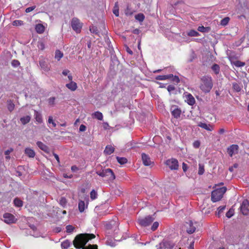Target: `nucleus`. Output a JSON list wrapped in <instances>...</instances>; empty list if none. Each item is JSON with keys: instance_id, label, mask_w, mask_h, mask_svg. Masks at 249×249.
Listing matches in <instances>:
<instances>
[{"instance_id": "1", "label": "nucleus", "mask_w": 249, "mask_h": 249, "mask_svg": "<svg viewBox=\"0 0 249 249\" xmlns=\"http://www.w3.org/2000/svg\"><path fill=\"white\" fill-rule=\"evenodd\" d=\"M95 237L93 234L90 233H81L77 235L73 240V245L74 247L78 249H97L96 245H89L86 247L85 245L90 239Z\"/></svg>"}, {"instance_id": "2", "label": "nucleus", "mask_w": 249, "mask_h": 249, "mask_svg": "<svg viewBox=\"0 0 249 249\" xmlns=\"http://www.w3.org/2000/svg\"><path fill=\"white\" fill-rule=\"evenodd\" d=\"M213 86L212 77L210 76H204L201 78L199 88L204 92L210 91Z\"/></svg>"}, {"instance_id": "3", "label": "nucleus", "mask_w": 249, "mask_h": 249, "mask_svg": "<svg viewBox=\"0 0 249 249\" xmlns=\"http://www.w3.org/2000/svg\"><path fill=\"white\" fill-rule=\"evenodd\" d=\"M227 188L223 187L213 190L212 193V201L213 202L219 201L223 197V195L226 192Z\"/></svg>"}, {"instance_id": "4", "label": "nucleus", "mask_w": 249, "mask_h": 249, "mask_svg": "<svg viewBox=\"0 0 249 249\" xmlns=\"http://www.w3.org/2000/svg\"><path fill=\"white\" fill-rule=\"evenodd\" d=\"M96 174L99 176L104 178L108 181H113L115 178V176L112 170L109 168L104 169L102 171L96 172Z\"/></svg>"}, {"instance_id": "5", "label": "nucleus", "mask_w": 249, "mask_h": 249, "mask_svg": "<svg viewBox=\"0 0 249 249\" xmlns=\"http://www.w3.org/2000/svg\"><path fill=\"white\" fill-rule=\"evenodd\" d=\"M71 25L72 29L74 30L76 33H78L81 32L82 24L80 22L78 18H72L71 22Z\"/></svg>"}, {"instance_id": "6", "label": "nucleus", "mask_w": 249, "mask_h": 249, "mask_svg": "<svg viewBox=\"0 0 249 249\" xmlns=\"http://www.w3.org/2000/svg\"><path fill=\"white\" fill-rule=\"evenodd\" d=\"M154 218L149 215L144 218H139L138 222L141 226L146 227L154 221Z\"/></svg>"}, {"instance_id": "7", "label": "nucleus", "mask_w": 249, "mask_h": 249, "mask_svg": "<svg viewBox=\"0 0 249 249\" xmlns=\"http://www.w3.org/2000/svg\"><path fill=\"white\" fill-rule=\"evenodd\" d=\"M165 164L173 170H177L178 168V162L177 160L174 158L169 159L166 161Z\"/></svg>"}, {"instance_id": "8", "label": "nucleus", "mask_w": 249, "mask_h": 249, "mask_svg": "<svg viewBox=\"0 0 249 249\" xmlns=\"http://www.w3.org/2000/svg\"><path fill=\"white\" fill-rule=\"evenodd\" d=\"M196 223H194L192 221L186 222L185 224V227L186 229V231L189 234L194 233L196 229Z\"/></svg>"}, {"instance_id": "9", "label": "nucleus", "mask_w": 249, "mask_h": 249, "mask_svg": "<svg viewBox=\"0 0 249 249\" xmlns=\"http://www.w3.org/2000/svg\"><path fill=\"white\" fill-rule=\"evenodd\" d=\"M170 111L172 115L174 118L178 119L180 117L181 110L178 106L176 105H172L170 107Z\"/></svg>"}, {"instance_id": "10", "label": "nucleus", "mask_w": 249, "mask_h": 249, "mask_svg": "<svg viewBox=\"0 0 249 249\" xmlns=\"http://www.w3.org/2000/svg\"><path fill=\"white\" fill-rule=\"evenodd\" d=\"M241 212L244 215H247L249 213V202L244 200L240 206Z\"/></svg>"}, {"instance_id": "11", "label": "nucleus", "mask_w": 249, "mask_h": 249, "mask_svg": "<svg viewBox=\"0 0 249 249\" xmlns=\"http://www.w3.org/2000/svg\"><path fill=\"white\" fill-rule=\"evenodd\" d=\"M4 221L6 223L11 224L15 223L16 219L15 216L11 213H5L3 214Z\"/></svg>"}, {"instance_id": "12", "label": "nucleus", "mask_w": 249, "mask_h": 249, "mask_svg": "<svg viewBox=\"0 0 249 249\" xmlns=\"http://www.w3.org/2000/svg\"><path fill=\"white\" fill-rule=\"evenodd\" d=\"M142 159L143 164L145 166H150L153 164V161L151 160L149 156L145 153L142 154Z\"/></svg>"}, {"instance_id": "13", "label": "nucleus", "mask_w": 249, "mask_h": 249, "mask_svg": "<svg viewBox=\"0 0 249 249\" xmlns=\"http://www.w3.org/2000/svg\"><path fill=\"white\" fill-rule=\"evenodd\" d=\"M238 146L236 144H232L228 148L227 152L230 157H232L238 153Z\"/></svg>"}, {"instance_id": "14", "label": "nucleus", "mask_w": 249, "mask_h": 249, "mask_svg": "<svg viewBox=\"0 0 249 249\" xmlns=\"http://www.w3.org/2000/svg\"><path fill=\"white\" fill-rule=\"evenodd\" d=\"M185 102L187 103V104L190 106L194 105L196 101L194 98V97L193 96V95L190 93H187L185 95Z\"/></svg>"}, {"instance_id": "15", "label": "nucleus", "mask_w": 249, "mask_h": 249, "mask_svg": "<svg viewBox=\"0 0 249 249\" xmlns=\"http://www.w3.org/2000/svg\"><path fill=\"white\" fill-rule=\"evenodd\" d=\"M228 58H229L230 61H231V63L237 67H242L244 66L245 65V63L244 62H241L240 61H238V60L233 61L232 60V57L231 55H230L228 56Z\"/></svg>"}, {"instance_id": "16", "label": "nucleus", "mask_w": 249, "mask_h": 249, "mask_svg": "<svg viewBox=\"0 0 249 249\" xmlns=\"http://www.w3.org/2000/svg\"><path fill=\"white\" fill-rule=\"evenodd\" d=\"M36 145L41 150H42L45 153H49V148L48 147V146L44 144L42 142L38 141L36 142Z\"/></svg>"}, {"instance_id": "17", "label": "nucleus", "mask_w": 249, "mask_h": 249, "mask_svg": "<svg viewBox=\"0 0 249 249\" xmlns=\"http://www.w3.org/2000/svg\"><path fill=\"white\" fill-rule=\"evenodd\" d=\"M198 126L204 128L208 131H212L213 129V125L210 124H207L206 123H203L202 122H200L198 124Z\"/></svg>"}, {"instance_id": "18", "label": "nucleus", "mask_w": 249, "mask_h": 249, "mask_svg": "<svg viewBox=\"0 0 249 249\" xmlns=\"http://www.w3.org/2000/svg\"><path fill=\"white\" fill-rule=\"evenodd\" d=\"M25 154L29 158H34L36 153L34 150L30 148H26L24 150Z\"/></svg>"}, {"instance_id": "19", "label": "nucleus", "mask_w": 249, "mask_h": 249, "mask_svg": "<svg viewBox=\"0 0 249 249\" xmlns=\"http://www.w3.org/2000/svg\"><path fill=\"white\" fill-rule=\"evenodd\" d=\"M66 87L72 91H75L77 88V84L73 81H71L69 83L67 84Z\"/></svg>"}, {"instance_id": "20", "label": "nucleus", "mask_w": 249, "mask_h": 249, "mask_svg": "<svg viewBox=\"0 0 249 249\" xmlns=\"http://www.w3.org/2000/svg\"><path fill=\"white\" fill-rule=\"evenodd\" d=\"M88 207V204L83 200H80L78 203V209L80 212L82 213L84 211L86 208Z\"/></svg>"}, {"instance_id": "21", "label": "nucleus", "mask_w": 249, "mask_h": 249, "mask_svg": "<svg viewBox=\"0 0 249 249\" xmlns=\"http://www.w3.org/2000/svg\"><path fill=\"white\" fill-rule=\"evenodd\" d=\"M34 112H35L34 117H35V119H36V121L38 123H40V124L42 123L43 122V120H42L41 114L39 112L37 111L36 110H35Z\"/></svg>"}, {"instance_id": "22", "label": "nucleus", "mask_w": 249, "mask_h": 249, "mask_svg": "<svg viewBox=\"0 0 249 249\" xmlns=\"http://www.w3.org/2000/svg\"><path fill=\"white\" fill-rule=\"evenodd\" d=\"M31 119V117L30 116L27 115L26 116L21 117L20 121L22 124L25 125L30 122Z\"/></svg>"}, {"instance_id": "23", "label": "nucleus", "mask_w": 249, "mask_h": 249, "mask_svg": "<svg viewBox=\"0 0 249 249\" xmlns=\"http://www.w3.org/2000/svg\"><path fill=\"white\" fill-rule=\"evenodd\" d=\"M35 29L37 33L42 34L44 32L45 28L42 24H37L36 26Z\"/></svg>"}, {"instance_id": "24", "label": "nucleus", "mask_w": 249, "mask_h": 249, "mask_svg": "<svg viewBox=\"0 0 249 249\" xmlns=\"http://www.w3.org/2000/svg\"><path fill=\"white\" fill-rule=\"evenodd\" d=\"M114 151V148L111 145H107L104 150V153L107 155H110Z\"/></svg>"}, {"instance_id": "25", "label": "nucleus", "mask_w": 249, "mask_h": 249, "mask_svg": "<svg viewBox=\"0 0 249 249\" xmlns=\"http://www.w3.org/2000/svg\"><path fill=\"white\" fill-rule=\"evenodd\" d=\"M172 76L173 74L158 75L156 77V79L158 80H165L166 79H170Z\"/></svg>"}, {"instance_id": "26", "label": "nucleus", "mask_w": 249, "mask_h": 249, "mask_svg": "<svg viewBox=\"0 0 249 249\" xmlns=\"http://www.w3.org/2000/svg\"><path fill=\"white\" fill-rule=\"evenodd\" d=\"M7 108L10 112L12 111L15 108V105L12 100H9L7 101Z\"/></svg>"}, {"instance_id": "27", "label": "nucleus", "mask_w": 249, "mask_h": 249, "mask_svg": "<svg viewBox=\"0 0 249 249\" xmlns=\"http://www.w3.org/2000/svg\"><path fill=\"white\" fill-rule=\"evenodd\" d=\"M39 65L41 68L44 70L48 71L49 70V68L44 60H42L39 61Z\"/></svg>"}, {"instance_id": "28", "label": "nucleus", "mask_w": 249, "mask_h": 249, "mask_svg": "<svg viewBox=\"0 0 249 249\" xmlns=\"http://www.w3.org/2000/svg\"><path fill=\"white\" fill-rule=\"evenodd\" d=\"M93 117L99 120H102L103 119V116L101 112L99 111H96L93 114Z\"/></svg>"}, {"instance_id": "29", "label": "nucleus", "mask_w": 249, "mask_h": 249, "mask_svg": "<svg viewBox=\"0 0 249 249\" xmlns=\"http://www.w3.org/2000/svg\"><path fill=\"white\" fill-rule=\"evenodd\" d=\"M14 203L15 206L20 207L23 205L22 201L18 198H16L14 200Z\"/></svg>"}, {"instance_id": "30", "label": "nucleus", "mask_w": 249, "mask_h": 249, "mask_svg": "<svg viewBox=\"0 0 249 249\" xmlns=\"http://www.w3.org/2000/svg\"><path fill=\"white\" fill-rule=\"evenodd\" d=\"M63 53L59 50H56L55 53V58L57 60H60V59L63 57Z\"/></svg>"}, {"instance_id": "31", "label": "nucleus", "mask_w": 249, "mask_h": 249, "mask_svg": "<svg viewBox=\"0 0 249 249\" xmlns=\"http://www.w3.org/2000/svg\"><path fill=\"white\" fill-rule=\"evenodd\" d=\"M168 244V242L166 241H163L160 243L159 245L157 246V249H162L163 248H167V245Z\"/></svg>"}, {"instance_id": "32", "label": "nucleus", "mask_w": 249, "mask_h": 249, "mask_svg": "<svg viewBox=\"0 0 249 249\" xmlns=\"http://www.w3.org/2000/svg\"><path fill=\"white\" fill-rule=\"evenodd\" d=\"M135 18L136 20L142 22L144 19V16L143 14L140 13L135 15Z\"/></svg>"}, {"instance_id": "33", "label": "nucleus", "mask_w": 249, "mask_h": 249, "mask_svg": "<svg viewBox=\"0 0 249 249\" xmlns=\"http://www.w3.org/2000/svg\"><path fill=\"white\" fill-rule=\"evenodd\" d=\"M187 35L190 36H199V34L194 30H192L188 32Z\"/></svg>"}, {"instance_id": "34", "label": "nucleus", "mask_w": 249, "mask_h": 249, "mask_svg": "<svg viewBox=\"0 0 249 249\" xmlns=\"http://www.w3.org/2000/svg\"><path fill=\"white\" fill-rule=\"evenodd\" d=\"M118 162L121 164H124L127 162V160L125 158L117 157Z\"/></svg>"}, {"instance_id": "35", "label": "nucleus", "mask_w": 249, "mask_h": 249, "mask_svg": "<svg viewBox=\"0 0 249 249\" xmlns=\"http://www.w3.org/2000/svg\"><path fill=\"white\" fill-rule=\"evenodd\" d=\"M212 69L215 74H218L220 71V67L218 65L216 64L213 65Z\"/></svg>"}, {"instance_id": "36", "label": "nucleus", "mask_w": 249, "mask_h": 249, "mask_svg": "<svg viewBox=\"0 0 249 249\" xmlns=\"http://www.w3.org/2000/svg\"><path fill=\"white\" fill-rule=\"evenodd\" d=\"M232 88L237 92H239L241 90V88L240 85L237 83H232Z\"/></svg>"}, {"instance_id": "37", "label": "nucleus", "mask_w": 249, "mask_h": 249, "mask_svg": "<svg viewBox=\"0 0 249 249\" xmlns=\"http://www.w3.org/2000/svg\"><path fill=\"white\" fill-rule=\"evenodd\" d=\"M230 21V18L229 17H226L221 20L220 24L223 26H226L228 24Z\"/></svg>"}, {"instance_id": "38", "label": "nucleus", "mask_w": 249, "mask_h": 249, "mask_svg": "<svg viewBox=\"0 0 249 249\" xmlns=\"http://www.w3.org/2000/svg\"><path fill=\"white\" fill-rule=\"evenodd\" d=\"M226 206H221L218 208L217 209V213H216V215L218 216H220V214L222 213L224 210L225 209Z\"/></svg>"}, {"instance_id": "39", "label": "nucleus", "mask_w": 249, "mask_h": 249, "mask_svg": "<svg viewBox=\"0 0 249 249\" xmlns=\"http://www.w3.org/2000/svg\"><path fill=\"white\" fill-rule=\"evenodd\" d=\"M67 201L66 199L64 197H62L59 200V204L61 205L62 207H64L66 206L67 204Z\"/></svg>"}, {"instance_id": "40", "label": "nucleus", "mask_w": 249, "mask_h": 249, "mask_svg": "<svg viewBox=\"0 0 249 249\" xmlns=\"http://www.w3.org/2000/svg\"><path fill=\"white\" fill-rule=\"evenodd\" d=\"M234 211L232 208L230 209L228 212H227L226 215L228 218H231L234 214Z\"/></svg>"}, {"instance_id": "41", "label": "nucleus", "mask_w": 249, "mask_h": 249, "mask_svg": "<svg viewBox=\"0 0 249 249\" xmlns=\"http://www.w3.org/2000/svg\"><path fill=\"white\" fill-rule=\"evenodd\" d=\"M90 195L91 199L94 200L97 198V194L95 190H93L91 191Z\"/></svg>"}, {"instance_id": "42", "label": "nucleus", "mask_w": 249, "mask_h": 249, "mask_svg": "<svg viewBox=\"0 0 249 249\" xmlns=\"http://www.w3.org/2000/svg\"><path fill=\"white\" fill-rule=\"evenodd\" d=\"M66 228L68 233H71L74 229V227L70 225L67 226Z\"/></svg>"}, {"instance_id": "43", "label": "nucleus", "mask_w": 249, "mask_h": 249, "mask_svg": "<svg viewBox=\"0 0 249 249\" xmlns=\"http://www.w3.org/2000/svg\"><path fill=\"white\" fill-rule=\"evenodd\" d=\"M23 24V22L20 20H16L13 21V25L14 26H20Z\"/></svg>"}, {"instance_id": "44", "label": "nucleus", "mask_w": 249, "mask_h": 249, "mask_svg": "<svg viewBox=\"0 0 249 249\" xmlns=\"http://www.w3.org/2000/svg\"><path fill=\"white\" fill-rule=\"evenodd\" d=\"M204 173V166L203 165H201V164H199V169H198V174L200 175H201L203 174Z\"/></svg>"}, {"instance_id": "45", "label": "nucleus", "mask_w": 249, "mask_h": 249, "mask_svg": "<svg viewBox=\"0 0 249 249\" xmlns=\"http://www.w3.org/2000/svg\"><path fill=\"white\" fill-rule=\"evenodd\" d=\"M170 79L172 80V81H173L174 82H175L177 84L180 81V80H179L178 77L177 76H174L173 75V76L171 77V78Z\"/></svg>"}, {"instance_id": "46", "label": "nucleus", "mask_w": 249, "mask_h": 249, "mask_svg": "<svg viewBox=\"0 0 249 249\" xmlns=\"http://www.w3.org/2000/svg\"><path fill=\"white\" fill-rule=\"evenodd\" d=\"M61 246L64 249H67L69 247V242L65 241L61 243Z\"/></svg>"}, {"instance_id": "47", "label": "nucleus", "mask_w": 249, "mask_h": 249, "mask_svg": "<svg viewBox=\"0 0 249 249\" xmlns=\"http://www.w3.org/2000/svg\"><path fill=\"white\" fill-rule=\"evenodd\" d=\"M20 65L19 62L17 60H13L12 61V65L14 67H17Z\"/></svg>"}, {"instance_id": "48", "label": "nucleus", "mask_w": 249, "mask_h": 249, "mask_svg": "<svg viewBox=\"0 0 249 249\" xmlns=\"http://www.w3.org/2000/svg\"><path fill=\"white\" fill-rule=\"evenodd\" d=\"M48 123L49 124H52L53 127L56 126V124L53 121V117L52 116H50L48 119Z\"/></svg>"}, {"instance_id": "49", "label": "nucleus", "mask_w": 249, "mask_h": 249, "mask_svg": "<svg viewBox=\"0 0 249 249\" xmlns=\"http://www.w3.org/2000/svg\"><path fill=\"white\" fill-rule=\"evenodd\" d=\"M159 224V223L158 222H155L152 227H151V230L153 231H155L158 227Z\"/></svg>"}, {"instance_id": "50", "label": "nucleus", "mask_w": 249, "mask_h": 249, "mask_svg": "<svg viewBox=\"0 0 249 249\" xmlns=\"http://www.w3.org/2000/svg\"><path fill=\"white\" fill-rule=\"evenodd\" d=\"M193 146L196 148H198L200 145V142L199 141H196L193 142Z\"/></svg>"}, {"instance_id": "51", "label": "nucleus", "mask_w": 249, "mask_h": 249, "mask_svg": "<svg viewBox=\"0 0 249 249\" xmlns=\"http://www.w3.org/2000/svg\"><path fill=\"white\" fill-rule=\"evenodd\" d=\"M55 98L54 97H51L49 99V104L50 105L53 106L54 104V101H55Z\"/></svg>"}, {"instance_id": "52", "label": "nucleus", "mask_w": 249, "mask_h": 249, "mask_svg": "<svg viewBox=\"0 0 249 249\" xmlns=\"http://www.w3.org/2000/svg\"><path fill=\"white\" fill-rule=\"evenodd\" d=\"M113 14L116 16L118 17L119 15V9L117 7H115L113 10Z\"/></svg>"}, {"instance_id": "53", "label": "nucleus", "mask_w": 249, "mask_h": 249, "mask_svg": "<svg viewBox=\"0 0 249 249\" xmlns=\"http://www.w3.org/2000/svg\"><path fill=\"white\" fill-rule=\"evenodd\" d=\"M35 8H36L35 6L28 7L26 9L25 12L26 13H29L31 11H32L33 10H34L35 9Z\"/></svg>"}, {"instance_id": "54", "label": "nucleus", "mask_w": 249, "mask_h": 249, "mask_svg": "<svg viewBox=\"0 0 249 249\" xmlns=\"http://www.w3.org/2000/svg\"><path fill=\"white\" fill-rule=\"evenodd\" d=\"M38 47L39 49L43 50L45 48V45L44 43L42 42H39L38 45Z\"/></svg>"}, {"instance_id": "55", "label": "nucleus", "mask_w": 249, "mask_h": 249, "mask_svg": "<svg viewBox=\"0 0 249 249\" xmlns=\"http://www.w3.org/2000/svg\"><path fill=\"white\" fill-rule=\"evenodd\" d=\"M197 30L200 32H205L206 28L204 26H199L197 28Z\"/></svg>"}, {"instance_id": "56", "label": "nucleus", "mask_w": 249, "mask_h": 249, "mask_svg": "<svg viewBox=\"0 0 249 249\" xmlns=\"http://www.w3.org/2000/svg\"><path fill=\"white\" fill-rule=\"evenodd\" d=\"M175 89V87L173 86V85H169L168 87H167V90L169 91V92H171L172 91H173Z\"/></svg>"}, {"instance_id": "57", "label": "nucleus", "mask_w": 249, "mask_h": 249, "mask_svg": "<svg viewBox=\"0 0 249 249\" xmlns=\"http://www.w3.org/2000/svg\"><path fill=\"white\" fill-rule=\"evenodd\" d=\"M86 130V126L84 124H81L79 127V131L81 132L85 131Z\"/></svg>"}, {"instance_id": "58", "label": "nucleus", "mask_w": 249, "mask_h": 249, "mask_svg": "<svg viewBox=\"0 0 249 249\" xmlns=\"http://www.w3.org/2000/svg\"><path fill=\"white\" fill-rule=\"evenodd\" d=\"M13 151V149L12 148H10L8 150H6L4 152L5 155H9Z\"/></svg>"}, {"instance_id": "59", "label": "nucleus", "mask_w": 249, "mask_h": 249, "mask_svg": "<svg viewBox=\"0 0 249 249\" xmlns=\"http://www.w3.org/2000/svg\"><path fill=\"white\" fill-rule=\"evenodd\" d=\"M70 71L68 70H64L63 71H62V74L64 75H68V74H69L70 73Z\"/></svg>"}, {"instance_id": "60", "label": "nucleus", "mask_w": 249, "mask_h": 249, "mask_svg": "<svg viewBox=\"0 0 249 249\" xmlns=\"http://www.w3.org/2000/svg\"><path fill=\"white\" fill-rule=\"evenodd\" d=\"M182 169L184 172H186L187 170V165L184 163L182 164Z\"/></svg>"}, {"instance_id": "61", "label": "nucleus", "mask_w": 249, "mask_h": 249, "mask_svg": "<svg viewBox=\"0 0 249 249\" xmlns=\"http://www.w3.org/2000/svg\"><path fill=\"white\" fill-rule=\"evenodd\" d=\"M53 155L55 159H56V160L57 161V162L59 163V158L58 155L55 153H53Z\"/></svg>"}, {"instance_id": "62", "label": "nucleus", "mask_w": 249, "mask_h": 249, "mask_svg": "<svg viewBox=\"0 0 249 249\" xmlns=\"http://www.w3.org/2000/svg\"><path fill=\"white\" fill-rule=\"evenodd\" d=\"M68 78L69 79V80L70 81V82L71 81H72V76L71 74H68Z\"/></svg>"}, {"instance_id": "63", "label": "nucleus", "mask_w": 249, "mask_h": 249, "mask_svg": "<svg viewBox=\"0 0 249 249\" xmlns=\"http://www.w3.org/2000/svg\"><path fill=\"white\" fill-rule=\"evenodd\" d=\"M194 242H192L190 246H189V249H194Z\"/></svg>"}, {"instance_id": "64", "label": "nucleus", "mask_w": 249, "mask_h": 249, "mask_svg": "<svg viewBox=\"0 0 249 249\" xmlns=\"http://www.w3.org/2000/svg\"><path fill=\"white\" fill-rule=\"evenodd\" d=\"M224 132H225V130L223 128H221L219 130V133L220 134L224 133Z\"/></svg>"}]
</instances>
